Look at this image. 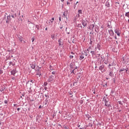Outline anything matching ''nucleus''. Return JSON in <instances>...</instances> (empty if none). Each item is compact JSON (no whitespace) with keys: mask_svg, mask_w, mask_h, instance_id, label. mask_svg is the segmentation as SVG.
Masks as SVG:
<instances>
[{"mask_svg":"<svg viewBox=\"0 0 129 129\" xmlns=\"http://www.w3.org/2000/svg\"><path fill=\"white\" fill-rule=\"evenodd\" d=\"M52 74H53V75H54L55 74V72H52Z\"/></svg>","mask_w":129,"mask_h":129,"instance_id":"obj_28","label":"nucleus"},{"mask_svg":"<svg viewBox=\"0 0 129 129\" xmlns=\"http://www.w3.org/2000/svg\"><path fill=\"white\" fill-rule=\"evenodd\" d=\"M6 23H8V20H7V21H6Z\"/></svg>","mask_w":129,"mask_h":129,"instance_id":"obj_50","label":"nucleus"},{"mask_svg":"<svg viewBox=\"0 0 129 129\" xmlns=\"http://www.w3.org/2000/svg\"><path fill=\"white\" fill-rule=\"evenodd\" d=\"M14 106H17V104H14Z\"/></svg>","mask_w":129,"mask_h":129,"instance_id":"obj_41","label":"nucleus"},{"mask_svg":"<svg viewBox=\"0 0 129 129\" xmlns=\"http://www.w3.org/2000/svg\"><path fill=\"white\" fill-rule=\"evenodd\" d=\"M70 58H71V59H73L74 58V56H70Z\"/></svg>","mask_w":129,"mask_h":129,"instance_id":"obj_24","label":"nucleus"},{"mask_svg":"<svg viewBox=\"0 0 129 129\" xmlns=\"http://www.w3.org/2000/svg\"><path fill=\"white\" fill-rule=\"evenodd\" d=\"M64 0H61V1H62L63 2V1H64Z\"/></svg>","mask_w":129,"mask_h":129,"instance_id":"obj_48","label":"nucleus"},{"mask_svg":"<svg viewBox=\"0 0 129 129\" xmlns=\"http://www.w3.org/2000/svg\"><path fill=\"white\" fill-rule=\"evenodd\" d=\"M90 27L92 29H94V24H91V25H90Z\"/></svg>","mask_w":129,"mask_h":129,"instance_id":"obj_19","label":"nucleus"},{"mask_svg":"<svg viewBox=\"0 0 129 129\" xmlns=\"http://www.w3.org/2000/svg\"><path fill=\"white\" fill-rule=\"evenodd\" d=\"M110 105V102H109V100H108L107 103L105 104V106H106L107 107H109Z\"/></svg>","mask_w":129,"mask_h":129,"instance_id":"obj_5","label":"nucleus"},{"mask_svg":"<svg viewBox=\"0 0 129 129\" xmlns=\"http://www.w3.org/2000/svg\"><path fill=\"white\" fill-rule=\"evenodd\" d=\"M85 56L83 55H81L80 57V60H83V59H84Z\"/></svg>","mask_w":129,"mask_h":129,"instance_id":"obj_6","label":"nucleus"},{"mask_svg":"<svg viewBox=\"0 0 129 129\" xmlns=\"http://www.w3.org/2000/svg\"><path fill=\"white\" fill-rule=\"evenodd\" d=\"M125 17H127V18H129V11L128 12H126V13L125 14Z\"/></svg>","mask_w":129,"mask_h":129,"instance_id":"obj_12","label":"nucleus"},{"mask_svg":"<svg viewBox=\"0 0 129 129\" xmlns=\"http://www.w3.org/2000/svg\"><path fill=\"white\" fill-rule=\"evenodd\" d=\"M37 75H39V76L40 77L41 74H40V75H39V74H37Z\"/></svg>","mask_w":129,"mask_h":129,"instance_id":"obj_44","label":"nucleus"},{"mask_svg":"<svg viewBox=\"0 0 129 129\" xmlns=\"http://www.w3.org/2000/svg\"><path fill=\"white\" fill-rule=\"evenodd\" d=\"M68 4H70V2H67Z\"/></svg>","mask_w":129,"mask_h":129,"instance_id":"obj_46","label":"nucleus"},{"mask_svg":"<svg viewBox=\"0 0 129 129\" xmlns=\"http://www.w3.org/2000/svg\"><path fill=\"white\" fill-rule=\"evenodd\" d=\"M54 80V76H53V75H50V76H49V78H48V81L49 82H52Z\"/></svg>","mask_w":129,"mask_h":129,"instance_id":"obj_3","label":"nucleus"},{"mask_svg":"<svg viewBox=\"0 0 129 129\" xmlns=\"http://www.w3.org/2000/svg\"><path fill=\"white\" fill-rule=\"evenodd\" d=\"M78 18H80V13H78Z\"/></svg>","mask_w":129,"mask_h":129,"instance_id":"obj_25","label":"nucleus"},{"mask_svg":"<svg viewBox=\"0 0 129 129\" xmlns=\"http://www.w3.org/2000/svg\"><path fill=\"white\" fill-rule=\"evenodd\" d=\"M119 104H122L121 101H118Z\"/></svg>","mask_w":129,"mask_h":129,"instance_id":"obj_29","label":"nucleus"},{"mask_svg":"<svg viewBox=\"0 0 129 129\" xmlns=\"http://www.w3.org/2000/svg\"><path fill=\"white\" fill-rule=\"evenodd\" d=\"M58 44L59 46H61L62 45L61 41H58Z\"/></svg>","mask_w":129,"mask_h":129,"instance_id":"obj_20","label":"nucleus"},{"mask_svg":"<svg viewBox=\"0 0 129 129\" xmlns=\"http://www.w3.org/2000/svg\"><path fill=\"white\" fill-rule=\"evenodd\" d=\"M91 53L92 56H95L96 55L95 52H94V51H91Z\"/></svg>","mask_w":129,"mask_h":129,"instance_id":"obj_13","label":"nucleus"},{"mask_svg":"<svg viewBox=\"0 0 129 129\" xmlns=\"http://www.w3.org/2000/svg\"><path fill=\"white\" fill-rule=\"evenodd\" d=\"M72 73H74V74H75V70H73V71L72 72Z\"/></svg>","mask_w":129,"mask_h":129,"instance_id":"obj_30","label":"nucleus"},{"mask_svg":"<svg viewBox=\"0 0 129 129\" xmlns=\"http://www.w3.org/2000/svg\"><path fill=\"white\" fill-rule=\"evenodd\" d=\"M109 33H111L112 35H114L113 30H112V29H110V30H109Z\"/></svg>","mask_w":129,"mask_h":129,"instance_id":"obj_14","label":"nucleus"},{"mask_svg":"<svg viewBox=\"0 0 129 129\" xmlns=\"http://www.w3.org/2000/svg\"><path fill=\"white\" fill-rule=\"evenodd\" d=\"M39 108H41V105H40Z\"/></svg>","mask_w":129,"mask_h":129,"instance_id":"obj_37","label":"nucleus"},{"mask_svg":"<svg viewBox=\"0 0 129 129\" xmlns=\"http://www.w3.org/2000/svg\"><path fill=\"white\" fill-rule=\"evenodd\" d=\"M12 18H14V15H12Z\"/></svg>","mask_w":129,"mask_h":129,"instance_id":"obj_42","label":"nucleus"},{"mask_svg":"<svg viewBox=\"0 0 129 129\" xmlns=\"http://www.w3.org/2000/svg\"><path fill=\"white\" fill-rule=\"evenodd\" d=\"M108 7H109V6H110L109 3H108Z\"/></svg>","mask_w":129,"mask_h":129,"instance_id":"obj_35","label":"nucleus"},{"mask_svg":"<svg viewBox=\"0 0 129 129\" xmlns=\"http://www.w3.org/2000/svg\"><path fill=\"white\" fill-rule=\"evenodd\" d=\"M64 129H69L68 127H67V126H64Z\"/></svg>","mask_w":129,"mask_h":129,"instance_id":"obj_33","label":"nucleus"},{"mask_svg":"<svg viewBox=\"0 0 129 129\" xmlns=\"http://www.w3.org/2000/svg\"><path fill=\"white\" fill-rule=\"evenodd\" d=\"M0 126H2V123L0 121Z\"/></svg>","mask_w":129,"mask_h":129,"instance_id":"obj_40","label":"nucleus"},{"mask_svg":"<svg viewBox=\"0 0 129 129\" xmlns=\"http://www.w3.org/2000/svg\"><path fill=\"white\" fill-rule=\"evenodd\" d=\"M45 30H46V31H47V27H46Z\"/></svg>","mask_w":129,"mask_h":129,"instance_id":"obj_38","label":"nucleus"},{"mask_svg":"<svg viewBox=\"0 0 129 129\" xmlns=\"http://www.w3.org/2000/svg\"><path fill=\"white\" fill-rule=\"evenodd\" d=\"M11 16H8V20H9V19H10Z\"/></svg>","mask_w":129,"mask_h":129,"instance_id":"obj_31","label":"nucleus"},{"mask_svg":"<svg viewBox=\"0 0 129 129\" xmlns=\"http://www.w3.org/2000/svg\"><path fill=\"white\" fill-rule=\"evenodd\" d=\"M17 110H18V111H19V110H20V108H17Z\"/></svg>","mask_w":129,"mask_h":129,"instance_id":"obj_32","label":"nucleus"},{"mask_svg":"<svg viewBox=\"0 0 129 129\" xmlns=\"http://www.w3.org/2000/svg\"><path fill=\"white\" fill-rule=\"evenodd\" d=\"M53 21H54V17H52V18H51V20H50L51 24H52Z\"/></svg>","mask_w":129,"mask_h":129,"instance_id":"obj_17","label":"nucleus"},{"mask_svg":"<svg viewBox=\"0 0 129 129\" xmlns=\"http://www.w3.org/2000/svg\"><path fill=\"white\" fill-rule=\"evenodd\" d=\"M51 38L52 40H55V35L54 34L51 35Z\"/></svg>","mask_w":129,"mask_h":129,"instance_id":"obj_7","label":"nucleus"},{"mask_svg":"<svg viewBox=\"0 0 129 129\" xmlns=\"http://www.w3.org/2000/svg\"><path fill=\"white\" fill-rule=\"evenodd\" d=\"M115 33L118 36V37L120 36V30H119V29H117V28L115 29Z\"/></svg>","mask_w":129,"mask_h":129,"instance_id":"obj_2","label":"nucleus"},{"mask_svg":"<svg viewBox=\"0 0 129 129\" xmlns=\"http://www.w3.org/2000/svg\"><path fill=\"white\" fill-rule=\"evenodd\" d=\"M100 47H101L100 45H99V44H97V48L98 49H99V50H100Z\"/></svg>","mask_w":129,"mask_h":129,"instance_id":"obj_16","label":"nucleus"},{"mask_svg":"<svg viewBox=\"0 0 129 129\" xmlns=\"http://www.w3.org/2000/svg\"><path fill=\"white\" fill-rule=\"evenodd\" d=\"M103 68H104L103 66H100L99 70H102Z\"/></svg>","mask_w":129,"mask_h":129,"instance_id":"obj_18","label":"nucleus"},{"mask_svg":"<svg viewBox=\"0 0 129 129\" xmlns=\"http://www.w3.org/2000/svg\"><path fill=\"white\" fill-rule=\"evenodd\" d=\"M125 69H124V68H122L121 69H120L119 72H122L123 71H125Z\"/></svg>","mask_w":129,"mask_h":129,"instance_id":"obj_15","label":"nucleus"},{"mask_svg":"<svg viewBox=\"0 0 129 129\" xmlns=\"http://www.w3.org/2000/svg\"><path fill=\"white\" fill-rule=\"evenodd\" d=\"M19 40L20 42H23V38H22V37H19Z\"/></svg>","mask_w":129,"mask_h":129,"instance_id":"obj_8","label":"nucleus"},{"mask_svg":"<svg viewBox=\"0 0 129 129\" xmlns=\"http://www.w3.org/2000/svg\"><path fill=\"white\" fill-rule=\"evenodd\" d=\"M115 39L116 40V39H117V37H115Z\"/></svg>","mask_w":129,"mask_h":129,"instance_id":"obj_47","label":"nucleus"},{"mask_svg":"<svg viewBox=\"0 0 129 129\" xmlns=\"http://www.w3.org/2000/svg\"><path fill=\"white\" fill-rule=\"evenodd\" d=\"M109 75L110 76H112V72H110Z\"/></svg>","mask_w":129,"mask_h":129,"instance_id":"obj_23","label":"nucleus"},{"mask_svg":"<svg viewBox=\"0 0 129 129\" xmlns=\"http://www.w3.org/2000/svg\"><path fill=\"white\" fill-rule=\"evenodd\" d=\"M77 3H78V1L77 2L76 4H77Z\"/></svg>","mask_w":129,"mask_h":129,"instance_id":"obj_49","label":"nucleus"},{"mask_svg":"<svg viewBox=\"0 0 129 129\" xmlns=\"http://www.w3.org/2000/svg\"><path fill=\"white\" fill-rule=\"evenodd\" d=\"M30 82H32L33 83V80H30Z\"/></svg>","mask_w":129,"mask_h":129,"instance_id":"obj_39","label":"nucleus"},{"mask_svg":"<svg viewBox=\"0 0 129 129\" xmlns=\"http://www.w3.org/2000/svg\"><path fill=\"white\" fill-rule=\"evenodd\" d=\"M5 103H8V101H7V100H5Z\"/></svg>","mask_w":129,"mask_h":129,"instance_id":"obj_34","label":"nucleus"},{"mask_svg":"<svg viewBox=\"0 0 129 129\" xmlns=\"http://www.w3.org/2000/svg\"><path fill=\"white\" fill-rule=\"evenodd\" d=\"M104 100L105 104V103H107L108 101H109V100L108 99V98H104Z\"/></svg>","mask_w":129,"mask_h":129,"instance_id":"obj_10","label":"nucleus"},{"mask_svg":"<svg viewBox=\"0 0 129 129\" xmlns=\"http://www.w3.org/2000/svg\"><path fill=\"white\" fill-rule=\"evenodd\" d=\"M59 20L60 22H61V18L60 16V17H59Z\"/></svg>","mask_w":129,"mask_h":129,"instance_id":"obj_27","label":"nucleus"},{"mask_svg":"<svg viewBox=\"0 0 129 129\" xmlns=\"http://www.w3.org/2000/svg\"><path fill=\"white\" fill-rule=\"evenodd\" d=\"M44 85L45 86L47 85V84L46 83H44Z\"/></svg>","mask_w":129,"mask_h":129,"instance_id":"obj_45","label":"nucleus"},{"mask_svg":"<svg viewBox=\"0 0 129 129\" xmlns=\"http://www.w3.org/2000/svg\"><path fill=\"white\" fill-rule=\"evenodd\" d=\"M3 71L2 70V69H0V74H3Z\"/></svg>","mask_w":129,"mask_h":129,"instance_id":"obj_22","label":"nucleus"},{"mask_svg":"<svg viewBox=\"0 0 129 129\" xmlns=\"http://www.w3.org/2000/svg\"><path fill=\"white\" fill-rule=\"evenodd\" d=\"M16 70H13L12 71H11V74L13 75H15V74H16Z\"/></svg>","mask_w":129,"mask_h":129,"instance_id":"obj_9","label":"nucleus"},{"mask_svg":"<svg viewBox=\"0 0 129 129\" xmlns=\"http://www.w3.org/2000/svg\"><path fill=\"white\" fill-rule=\"evenodd\" d=\"M82 25L84 27H86V26H87V23L86 21H85V20H84L83 21H82Z\"/></svg>","mask_w":129,"mask_h":129,"instance_id":"obj_4","label":"nucleus"},{"mask_svg":"<svg viewBox=\"0 0 129 129\" xmlns=\"http://www.w3.org/2000/svg\"><path fill=\"white\" fill-rule=\"evenodd\" d=\"M128 22L129 23V19H128Z\"/></svg>","mask_w":129,"mask_h":129,"instance_id":"obj_52","label":"nucleus"},{"mask_svg":"<svg viewBox=\"0 0 129 129\" xmlns=\"http://www.w3.org/2000/svg\"><path fill=\"white\" fill-rule=\"evenodd\" d=\"M78 14H79V15H82V10H81V9H79V10H78Z\"/></svg>","mask_w":129,"mask_h":129,"instance_id":"obj_11","label":"nucleus"},{"mask_svg":"<svg viewBox=\"0 0 129 129\" xmlns=\"http://www.w3.org/2000/svg\"><path fill=\"white\" fill-rule=\"evenodd\" d=\"M86 56H88V54H86Z\"/></svg>","mask_w":129,"mask_h":129,"instance_id":"obj_51","label":"nucleus"},{"mask_svg":"<svg viewBox=\"0 0 129 129\" xmlns=\"http://www.w3.org/2000/svg\"><path fill=\"white\" fill-rule=\"evenodd\" d=\"M32 69H34L35 68V66H31Z\"/></svg>","mask_w":129,"mask_h":129,"instance_id":"obj_26","label":"nucleus"},{"mask_svg":"<svg viewBox=\"0 0 129 129\" xmlns=\"http://www.w3.org/2000/svg\"><path fill=\"white\" fill-rule=\"evenodd\" d=\"M68 15V10H66V11H64V12H63V18H66L67 20H68V17H67Z\"/></svg>","mask_w":129,"mask_h":129,"instance_id":"obj_1","label":"nucleus"},{"mask_svg":"<svg viewBox=\"0 0 129 129\" xmlns=\"http://www.w3.org/2000/svg\"><path fill=\"white\" fill-rule=\"evenodd\" d=\"M81 26V24H78V27H80Z\"/></svg>","mask_w":129,"mask_h":129,"instance_id":"obj_36","label":"nucleus"},{"mask_svg":"<svg viewBox=\"0 0 129 129\" xmlns=\"http://www.w3.org/2000/svg\"><path fill=\"white\" fill-rule=\"evenodd\" d=\"M35 40V38L33 37V38H32V43H33V42H34Z\"/></svg>","mask_w":129,"mask_h":129,"instance_id":"obj_21","label":"nucleus"},{"mask_svg":"<svg viewBox=\"0 0 129 129\" xmlns=\"http://www.w3.org/2000/svg\"><path fill=\"white\" fill-rule=\"evenodd\" d=\"M126 72H127V70H126Z\"/></svg>","mask_w":129,"mask_h":129,"instance_id":"obj_54","label":"nucleus"},{"mask_svg":"<svg viewBox=\"0 0 129 129\" xmlns=\"http://www.w3.org/2000/svg\"><path fill=\"white\" fill-rule=\"evenodd\" d=\"M80 129H83V128H80Z\"/></svg>","mask_w":129,"mask_h":129,"instance_id":"obj_55","label":"nucleus"},{"mask_svg":"<svg viewBox=\"0 0 129 129\" xmlns=\"http://www.w3.org/2000/svg\"><path fill=\"white\" fill-rule=\"evenodd\" d=\"M110 66H111V64H109V67H110Z\"/></svg>","mask_w":129,"mask_h":129,"instance_id":"obj_43","label":"nucleus"},{"mask_svg":"<svg viewBox=\"0 0 129 129\" xmlns=\"http://www.w3.org/2000/svg\"><path fill=\"white\" fill-rule=\"evenodd\" d=\"M70 1H73V0H70Z\"/></svg>","mask_w":129,"mask_h":129,"instance_id":"obj_53","label":"nucleus"}]
</instances>
